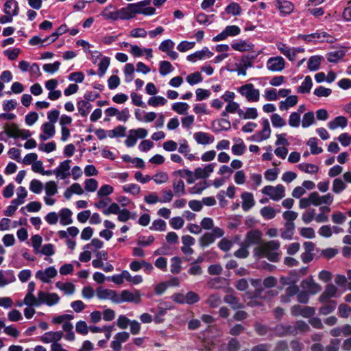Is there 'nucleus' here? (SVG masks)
Returning <instances> with one entry per match:
<instances>
[{"instance_id":"obj_1","label":"nucleus","mask_w":351,"mask_h":351,"mask_svg":"<svg viewBox=\"0 0 351 351\" xmlns=\"http://www.w3.org/2000/svg\"><path fill=\"white\" fill-rule=\"evenodd\" d=\"M279 247L280 243L278 241H271L261 244L255 249L254 253L257 256L266 257L271 261H276L279 256Z\"/></svg>"},{"instance_id":"obj_63","label":"nucleus","mask_w":351,"mask_h":351,"mask_svg":"<svg viewBox=\"0 0 351 351\" xmlns=\"http://www.w3.org/2000/svg\"><path fill=\"white\" fill-rule=\"evenodd\" d=\"M347 125V121L343 117H338L333 121L329 123V128L335 130L338 127L343 128Z\"/></svg>"},{"instance_id":"obj_58","label":"nucleus","mask_w":351,"mask_h":351,"mask_svg":"<svg viewBox=\"0 0 351 351\" xmlns=\"http://www.w3.org/2000/svg\"><path fill=\"white\" fill-rule=\"evenodd\" d=\"M43 189V184L38 180L34 179L29 183V190L35 194H40L42 192Z\"/></svg>"},{"instance_id":"obj_28","label":"nucleus","mask_w":351,"mask_h":351,"mask_svg":"<svg viewBox=\"0 0 351 351\" xmlns=\"http://www.w3.org/2000/svg\"><path fill=\"white\" fill-rule=\"evenodd\" d=\"M194 138L198 144L208 145L214 142V136L203 132L194 134Z\"/></svg>"},{"instance_id":"obj_42","label":"nucleus","mask_w":351,"mask_h":351,"mask_svg":"<svg viewBox=\"0 0 351 351\" xmlns=\"http://www.w3.org/2000/svg\"><path fill=\"white\" fill-rule=\"evenodd\" d=\"M31 245L33 247L34 253L36 254L40 252V250L43 243V238L39 234H34L32 236L31 239Z\"/></svg>"},{"instance_id":"obj_43","label":"nucleus","mask_w":351,"mask_h":351,"mask_svg":"<svg viewBox=\"0 0 351 351\" xmlns=\"http://www.w3.org/2000/svg\"><path fill=\"white\" fill-rule=\"evenodd\" d=\"M56 253L55 246L52 243L45 244L37 253L38 255H43L46 256H52Z\"/></svg>"},{"instance_id":"obj_54","label":"nucleus","mask_w":351,"mask_h":351,"mask_svg":"<svg viewBox=\"0 0 351 351\" xmlns=\"http://www.w3.org/2000/svg\"><path fill=\"white\" fill-rule=\"evenodd\" d=\"M298 167L302 171L308 173L314 174L318 172V166L311 163H302Z\"/></svg>"},{"instance_id":"obj_22","label":"nucleus","mask_w":351,"mask_h":351,"mask_svg":"<svg viewBox=\"0 0 351 351\" xmlns=\"http://www.w3.org/2000/svg\"><path fill=\"white\" fill-rule=\"evenodd\" d=\"M291 311L294 315H301L304 317H308L314 315L315 311V308L311 306L301 307L300 306H293Z\"/></svg>"},{"instance_id":"obj_17","label":"nucleus","mask_w":351,"mask_h":351,"mask_svg":"<svg viewBox=\"0 0 351 351\" xmlns=\"http://www.w3.org/2000/svg\"><path fill=\"white\" fill-rule=\"evenodd\" d=\"M96 294L99 300H109L118 304L119 294L114 290L99 287L97 289Z\"/></svg>"},{"instance_id":"obj_5","label":"nucleus","mask_w":351,"mask_h":351,"mask_svg":"<svg viewBox=\"0 0 351 351\" xmlns=\"http://www.w3.org/2000/svg\"><path fill=\"white\" fill-rule=\"evenodd\" d=\"M4 132L10 137L27 139L31 136V132L27 130H21L15 123H8L3 126Z\"/></svg>"},{"instance_id":"obj_8","label":"nucleus","mask_w":351,"mask_h":351,"mask_svg":"<svg viewBox=\"0 0 351 351\" xmlns=\"http://www.w3.org/2000/svg\"><path fill=\"white\" fill-rule=\"evenodd\" d=\"M58 275V271L53 266L40 269L36 272L35 277L43 283H50Z\"/></svg>"},{"instance_id":"obj_62","label":"nucleus","mask_w":351,"mask_h":351,"mask_svg":"<svg viewBox=\"0 0 351 351\" xmlns=\"http://www.w3.org/2000/svg\"><path fill=\"white\" fill-rule=\"evenodd\" d=\"M226 12L233 16H237L241 14V8L239 3L232 2L226 7Z\"/></svg>"},{"instance_id":"obj_11","label":"nucleus","mask_w":351,"mask_h":351,"mask_svg":"<svg viewBox=\"0 0 351 351\" xmlns=\"http://www.w3.org/2000/svg\"><path fill=\"white\" fill-rule=\"evenodd\" d=\"M304 49L302 47L291 48L287 50V58L291 62H295L299 67L305 61L304 57Z\"/></svg>"},{"instance_id":"obj_57","label":"nucleus","mask_w":351,"mask_h":351,"mask_svg":"<svg viewBox=\"0 0 351 351\" xmlns=\"http://www.w3.org/2000/svg\"><path fill=\"white\" fill-rule=\"evenodd\" d=\"M45 195L53 196L58 193V186L54 181H49L45 184Z\"/></svg>"},{"instance_id":"obj_16","label":"nucleus","mask_w":351,"mask_h":351,"mask_svg":"<svg viewBox=\"0 0 351 351\" xmlns=\"http://www.w3.org/2000/svg\"><path fill=\"white\" fill-rule=\"evenodd\" d=\"M215 164L211 163L204 165V167H199L194 169L193 171V179L194 182L199 179H206L208 178L211 173H213L215 169Z\"/></svg>"},{"instance_id":"obj_25","label":"nucleus","mask_w":351,"mask_h":351,"mask_svg":"<svg viewBox=\"0 0 351 351\" xmlns=\"http://www.w3.org/2000/svg\"><path fill=\"white\" fill-rule=\"evenodd\" d=\"M241 198L242 200V208L244 211H248L255 205V200L252 193L250 192H243Z\"/></svg>"},{"instance_id":"obj_3","label":"nucleus","mask_w":351,"mask_h":351,"mask_svg":"<svg viewBox=\"0 0 351 351\" xmlns=\"http://www.w3.org/2000/svg\"><path fill=\"white\" fill-rule=\"evenodd\" d=\"M224 231L223 229L219 227H215L212 232L204 233L199 239V244L202 248H205L213 244L217 239L222 237Z\"/></svg>"},{"instance_id":"obj_9","label":"nucleus","mask_w":351,"mask_h":351,"mask_svg":"<svg viewBox=\"0 0 351 351\" xmlns=\"http://www.w3.org/2000/svg\"><path fill=\"white\" fill-rule=\"evenodd\" d=\"M147 135V131L144 128L130 130L125 141V145L128 147H134L138 138H144Z\"/></svg>"},{"instance_id":"obj_10","label":"nucleus","mask_w":351,"mask_h":351,"mask_svg":"<svg viewBox=\"0 0 351 351\" xmlns=\"http://www.w3.org/2000/svg\"><path fill=\"white\" fill-rule=\"evenodd\" d=\"M71 160H66L61 162L59 165L52 171L56 178L64 180L71 175Z\"/></svg>"},{"instance_id":"obj_14","label":"nucleus","mask_w":351,"mask_h":351,"mask_svg":"<svg viewBox=\"0 0 351 351\" xmlns=\"http://www.w3.org/2000/svg\"><path fill=\"white\" fill-rule=\"evenodd\" d=\"M41 304H45L48 306H52L58 304L60 301V296L56 293H49L40 291L38 293Z\"/></svg>"},{"instance_id":"obj_34","label":"nucleus","mask_w":351,"mask_h":351,"mask_svg":"<svg viewBox=\"0 0 351 351\" xmlns=\"http://www.w3.org/2000/svg\"><path fill=\"white\" fill-rule=\"evenodd\" d=\"M23 304L29 306H38L41 305L39 297L36 298L34 293H27L23 300Z\"/></svg>"},{"instance_id":"obj_2","label":"nucleus","mask_w":351,"mask_h":351,"mask_svg":"<svg viewBox=\"0 0 351 351\" xmlns=\"http://www.w3.org/2000/svg\"><path fill=\"white\" fill-rule=\"evenodd\" d=\"M290 279L289 282H287V295H292L297 293L298 294V300L301 303H307L309 300V293L302 291L299 292V289L297 285H295V282L298 281L300 278V276L296 274H290Z\"/></svg>"},{"instance_id":"obj_26","label":"nucleus","mask_w":351,"mask_h":351,"mask_svg":"<svg viewBox=\"0 0 351 351\" xmlns=\"http://www.w3.org/2000/svg\"><path fill=\"white\" fill-rule=\"evenodd\" d=\"M277 148L275 149L274 153L277 156L282 158H285V137L283 134L277 135V140L276 141Z\"/></svg>"},{"instance_id":"obj_59","label":"nucleus","mask_w":351,"mask_h":351,"mask_svg":"<svg viewBox=\"0 0 351 351\" xmlns=\"http://www.w3.org/2000/svg\"><path fill=\"white\" fill-rule=\"evenodd\" d=\"M114 191V188L109 184L102 185L97 191V196L99 198L112 194Z\"/></svg>"},{"instance_id":"obj_45","label":"nucleus","mask_w":351,"mask_h":351,"mask_svg":"<svg viewBox=\"0 0 351 351\" xmlns=\"http://www.w3.org/2000/svg\"><path fill=\"white\" fill-rule=\"evenodd\" d=\"M122 189L125 193L132 195H137L141 193V187L134 183L125 184L122 186Z\"/></svg>"},{"instance_id":"obj_44","label":"nucleus","mask_w":351,"mask_h":351,"mask_svg":"<svg viewBox=\"0 0 351 351\" xmlns=\"http://www.w3.org/2000/svg\"><path fill=\"white\" fill-rule=\"evenodd\" d=\"M135 71V68L133 64L128 63L124 66V75H125V81L126 82H131L134 80V73Z\"/></svg>"},{"instance_id":"obj_51","label":"nucleus","mask_w":351,"mask_h":351,"mask_svg":"<svg viewBox=\"0 0 351 351\" xmlns=\"http://www.w3.org/2000/svg\"><path fill=\"white\" fill-rule=\"evenodd\" d=\"M167 101V99L163 97L154 96L149 98L148 104L153 108H157L160 106H164Z\"/></svg>"},{"instance_id":"obj_30","label":"nucleus","mask_w":351,"mask_h":351,"mask_svg":"<svg viewBox=\"0 0 351 351\" xmlns=\"http://www.w3.org/2000/svg\"><path fill=\"white\" fill-rule=\"evenodd\" d=\"M232 48L240 52L252 51L254 45L246 40H239L231 44Z\"/></svg>"},{"instance_id":"obj_6","label":"nucleus","mask_w":351,"mask_h":351,"mask_svg":"<svg viewBox=\"0 0 351 351\" xmlns=\"http://www.w3.org/2000/svg\"><path fill=\"white\" fill-rule=\"evenodd\" d=\"M238 92L249 101H256L259 99V90L252 84H247L237 88Z\"/></svg>"},{"instance_id":"obj_35","label":"nucleus","mask_w":351,"mask_h":351,"mask_svg":"<svg viewBox=\"0 0 351 351\" xmlns=\"http://www.w3.org/2000/svg\"><path fill=\"white\" fill-rule=\"evenodd\" d=\"M323 57L321 56H313L308 61V69L311 71H317L319 69Z\"/></svg>"},{"instance_id":"obj_21","label":"nucleus","mask_w":351,"mask_h":351,"mask_svg":"<svg viewBox=\"0 0 351 351\" xmlns=\"http://www.w3.org/2000/svg\"><path fill=\"white\" fill-rule=\"evenodd\" d=\"M285 66V60L283 58L277 56L270 58L267 62V67L272 71H278L282 70Z\"/></svg>"},{"instance_id":"obj_27","label":"nucleus","mask_w":351,"mask_h":351,"mask_svg":"<svg viewBox=\"0 0 351 351\" xmlns=\"http://www.w3.org/2000/svg\"><path fill=\"white\" fill-rule=\"evenodd\" d=\"M314 196L315 199V206L323 204L330 205L334 200V195L331 193L320 195L317 192H314Z\"/></svg>"},{"instance_id":"obj_12","label":"nucleus","mask_w":351,"mask_h":351,"mask_svg":"<svg viewBox=\"0 0 351 351\" xmlns=\"http://www.w3.org/2000/svg\"><path fill=\"white\" fill-rule=\"evenodd\" d=\"M300 287L303 291L308 293L311 295H315L321 291L322 287L319 284L317 283L312 276L303 280L300 283Z\"/></svg>"},{"instance_id":"obj_53","label":"nucleus","mask_w":351,"mask_h":351,"mask_svg":"<svg viewBox=\"0 0 351 351\" xmlns=\"http://www.w3.org/2000/svg\"><path fill=\"white\" fill-rule=\"evenodd\" d=\"M346 189V183L340 178H335L332 182V191L339 194Z\"/></svg>"},{"instance_id":"obj_61","label":"nucleus","mask_w":351,"mask_h":351,"mask_svg":"<svg viewBox=\"0 0 351 351\" xmlns=\"http://www.w3.org/2000/svg\"><path fill=\"white\" fill-rule=\"evenodd\" d=\"M307 145L310 147L311 153L313 154H318L323 152L322 148L317 146V140L315 138H309Z\"/></svg>"},{"instance_id":"obj_33","label":"nucleus","mask_w":351,"mask_h":351,"mask_svg":"<svg viewBox=\"0 0 351 351\" xmlns=\"http://www.w3.org/2000/svg\"><path fill=\"white\" fill-rule=\"evenodd\" d=\"M5 14L16 16L19 12V5L16 0H8L4 5Z\"/></svg>"},{"instance_id":"obj_56","label":"nucleus","mask_w":351,"mask_h":351,"mask_svg":"<svg viewBox=\"0 0 351 351\" xmlns=\"http://www.w3.org/2000/svg\"><path fill=\"white\" fill-rule=\"evenodd\" d=\"M152 180L157 184H162L169 180V176L165 172L160 171L155 173L152 178Z\"/></svg>"},{"instance_id":"obj_7","label":"nucleus","mask_w":351,"mask_h":351,"mask_svg":"<svg viewBox=\"0 0 351 351\" xmlns=\"http://www.w3.org/2000/svg\"><path fill=\"white\" fill-rule=\"evenodd\" d=\"M141 302V294L138 290L133 291L129 290H123L119 294L118 304L123 302H134L138 304Z\"/></svg>"},{"instance_id":"obj_36","label":"nucleus","mask_w":351,"mask_h":351,"mask_svg":"<svg viewBox=\"0 0 351 351\" xmlns=\"http://www.w3.org/2000/svg\"><path fill=\"white\" fill-rule=\"evenodd\" d=\"M326 36L325 32H315L308 35H300L299 37L307 42L323 40Z\"/></svg>"},{"instance_id":"obj_4","label":"nucleus","mask_w":351,"mask_h":351,"mask_svg":"<svg viewBox=\"0 0 351 351\" xmlns=\"http://www.w3.org/2000/svg\"><path fill=\"white\" fill-rule=\"evenodd\" d=\"M130 4L134 18L136 14L151 16L155 14V8L149 6L151 4V0H144L136 3Z\"/></svg>"},{"instance_id":"obj_64","label":"nucleus","mask_w":351,"mask_h":351,"mask_svg":"<svg viewBox=\"0 0 351 351\" xmlns=\"http://www.w3.org/2000/svg\"><path fill=\"white\" fill-rule=\"evenodd\" d=\"M186 80L190 85H195L201 82L203 79L201 73L197 71L189 75Z\"/></svg>"},{"instance_id":"obj_49","label":"nucleus","mask_w":351,"mask_h":351,"mask_svg":"<svg viewBox=\"0 0 351 351\" xmlns=\"http://www.w3.org/2000/svg\"><path fill=\"white\" fill-rule=\"evenodd\" d=\"M311 205L315 206L314 192L311 193L307 197L302 198L300 200L299 206L300 208H306Z\"/></svg>"},{"instance_id":"obj_47","label":"nucleus","mask_w":351,"mask_h":351,"mask_svg":"<svg viewBox=\"0 0 351 351\" xmlns=\"http://www.w3.org/2000/svg\"><path fill=\"white\" fill-rule=\"evenodd\" d=\"M119 14L121 21H128L133 19L131 4L129 3L125 7L120 8Z\"/></svg>"},{"instance_id":"obj_18","label":"nucleus","mask_w":351,"mask_h":351,"mask_svg":"<svg viewBox=\"0 0 351 351\" xmlns=\"http://www.w3.org/2000/svg\"><path fill=\"white\" fill-rule=\"evenodd\" d=\"M213 56V53L211 52L207 47H204L202 48V49L189 55L186 57V60L191 62H195L197 60H202L204 59L210 58Z\"/></svg>"},{"instance_id":"obj_50","label":"nucleus","mask_w":351,"mask_h":351,"mask_svg":"<svg viewBox=\"0 0 351 351\" xmlns=\"http://www.w3.org/2000/svg\"><path fill=\"white\" fill-rule=\"evenodd\" d=\"M173 174L182 178H186V181L189 184H192L194 182L193 171H191L189 169L178 170L175 171Z\"/></svg>"},{"instance_id":"obj_40","label":"nucleus","mask_w":351,"mask_h":351,"mask_svg":"<svg viewBox=\"0 0 351 351\" xmlns=\"http://www.w3.org/2000/svg\"><path fill=\"white\" fill-rule=\"evenodd\" d=\"M261 239V234L259 231L253 230L247 233L245 243L247 245L258 243Z\"/></svg>"},{"instance_id":"obj_20","label":"nucleus","mask_w":351,"mask_h":351,"mask_svg":"<svg viewBox=\"0 0 351 351\" xmlns=\"http://www.w3.org/2000/svg\"><path fill=\"white\" fill-rule=\"evenodd\" d=\"M338 292L337 288L333 284H328L323 293L319 297V301L321 303H326L330 299L337 296Z\"/></svg>"},{"instance_id":"obj_29","label":"nucleus","mask_w":351,"mask_h":351,"mask_svg":"<svg viewBox=\"0 0 351 351\" xmlns=\"http://www.w3.org/2000/svg\"><path fill=\"white\" fill-rule=\"evenodd\" d=\"M56 287L68 295H73L75 291V285L70 282H62L58 281L56 283Z\"/></svg>"},{"instance_id":"obj_37","label":"nucleus","mask_w":351,"mask_h":351,"mask_svg":"<svg viewBox=\"0 0 351 351\" xmlns=\"http://www.w3.org/2000/svg\"><path fill=\"white\" fill-rule=\"evenodd\" d=\"M313 82L310 76H306L302 84L298 86V92L300 93H308L312 88Z\"/></svg>"},{"instance_id":"obj_23","label":"nucleus","mask_w":351,"mask_h":351,"mask_svg":"<svg viewBox=\"0 0 351 351\" xmlns=\"http://www.w3.org/2000/svg\"><path fill=\"white\" fill-rule=\"evenodd\" d=\"M271 134V130L269 128V123L265 121L263 125V128L262 130L259 132L254 134L252 138L254 141L260 143L264 140H266L269 138Z\"/></svg>"},{"instance_id":"obj_39","label":"nucleus","mask_w":351,"mask_h":351,"mask_svg":"<svg viewBox=\"0 0 351 351\" xmlns=\"http://www.w3.org/2000/svg\"><path fill=\"white\" fill-rule=\"evenodd\" d=\"M32 170L35 173H40L43 176H51L52 175V171L47 170L45 171L43 163L41 160H36L32 165Z\"/></svg>"},{"instance_id":"obj_55","label":"nucleus","mask_w":351,"mask_h":351,"mask_svg":"<svg viewBox=\"0 0 351 351\" xmlns=\"http://www.w3.org/2000/svg\"><path fill=\"white\" fill-rule=\"evenodd\" d=\"M159 72L160 74L162 76L167 75L173 71V66L168 61H161L159 64Z\"/></svg>"},{"instance_id":"obj_19","label":"nucleus","mask_w":351,"mask_h":351,"mask_svg":"<svg viewBox=\"0 0 351 351\" xmlns=\"http://www.w3.org/2000/svg\"><path fill=\"white\" fill-rule=\"evenodd\" d=\"M63 337L62 331H49L44 333L40 338V341L45 343H59L58 341Z\"/></svg>"},{"instance_id":"obj_60","label":"nucleus","mask_w":351,"mask_h":351,"mask_svg":"<svg viewBox=\"0 0 351 351\" xmlns=\"http://www.w3.org/2000/svg\"><path fill=\"white\" fill-rule=\"evenodd\" d=\"M73 319V316L69 314H63L55 316L52 318L51 322L54 324H60L66 323Z\"/></svg>"},{"instance_id":"obj_46","label":"nucleus","mask_w":351,"mask_h":351,"mask_svg":"<svg viewBox=\"0 0 351 351\" xmlns=\"http://www.w3.org/2000/svg\"><path fill=\"white\" fill-rule=\"evenodd\" d=\"M114 5L110 4L103 10L101 15L104 19L114 22Z\"/></svg>"},{"instance_id":"obj_48","label":"nucleus","mask_w":351,"mask_h":351,"mask_svg":"<svg viewBox=\"0 0 351 351\" xmlns=\"http://www.w3.org/2000/svg\"><path fill=\"white\" fill-rule=\"evenodd\" d=\"M110 59L108 57H104L101 59L98 65V75L99 77H103L106 73L108 68L109 67Z\"/></svg>"},{"instance_id":"obj_15","label":"nucleus","mask_w":351,"mask_h":351,"mask_svg":"<svg viewBox=\"0 0 351 351\" xmlns=\"http://www.w3.org/2000/svg\"><path fill=\"white\" fill-rule=\"evenodd\" d=\"M284 186L278 185L276 186H266L262 189V193L269 196L273 200H279L284 196Z\"/></svg>"},{"instance_id":"obj_41","label":"nucleus","mask_w":351,"mask_h":351,"mask_svg":"<svg viewBox=\"0 0 351 351\" xmlns=\"http://www.w3.org/2000/svg\"><path fill=\"white\" fill-rule=\"evenodd\" d=\"M246 149L245 145L241 139L236 141V143L232 147V152L235 156H241L244 154Z\"/></svg>"},{"instance_id":"obj_24","label":"nucleus","mask_w":351,"mask_h":351,"mask_svg":"<svg viewBox=\"0 0 351 351\" xmlns=\"http://www.w3.org/2000/svg\"><path fill=\"white\" fill-rule=\"evenodd\" d=\"M42 131L43 133L40 134L39 138L43 141H47L54 136L55 126L52 123H45L42 125Z\"/></svg>"},{"instance_id":"obj_52","label":"nucleus","mask_w":351,"mask_h":351,"mask_svg":"<svg viewBox=\"0 0 351 351\" xmlns=\"http://www.w3.org/2000/svg\"><path fill=\"white\" fill-rule=\"evenodd\" d=\"M98 182L94 178H88L84 181V189L89 193L95 192L97 190Z\"/></svg>"},{"instance_id":"obj_31","label":"nucleus","mask_w":351,"mask_h":351,"mask_svg":"<svg viewBox=\"0 0 351 351\" xmlns=\"http://www.w3.org/2000/svg\"><path fill=\"white\" fill-rule=\"evenodd\" d=\"M72 212L69 208H62L58 213L60 223L63 226H67L73 223Z\"/></svg>"},{"instance_id":"obj_32","label":"nucleus","mask_w":351,"mask_h":351,"mask_svg":"<svg viewBox=\"0 0 351 351\" xmlns=\"http://www.w3.org/2000/svg\"><path fill=\"white\" fill-rule=\"evenodd\" d=\"M135 116L138 121L144 123L152 122L156 118L155 112L147 111H136Z\"/></svg>"},{"instance_id":"obj_13","label":"nucleus","mask_w":351,"mask_h":351,"mask_svg":"<svg viewBox=\"0 0 351 351\" xmlns=\"http://www.w3.org/2000/svg\"><path fill=\"white\" fill-rule=\"evenodd\" d=\"M241 33V29L237 25H228L219 34L213 37V41L219 42L225 40L228 37L236 36Z\"/></svg>"},{"instance_id":"obj_38","label":"nucleus","mask_w":351,"mask_h":351,"mask_svg":"<svg viewBox=\"0 0 351 351\" xmlns=\"http://www.w3.org/2000/svg\"><path fill=\"white\" fill-rule=\"evenodd\" d=\"M42 205L39 202L34 201L22 207L20 210L22 213H25V210L29 213H36L40 211Z\"/></svg>"}]
</instances>
